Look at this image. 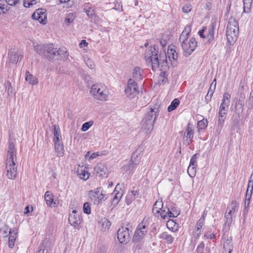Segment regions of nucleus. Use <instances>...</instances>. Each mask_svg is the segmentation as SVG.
Here are the masks:
<instances>
[{
    "mask_svg": "<svg viewBox=\"0 0 253 253\" xmlns=\"http://www.w3.org/2000/svg\"><path fill=\"white\" fill-rule=\"evenodd\" d=\"M5 90L7 92L8 95L12 92V88L11 86V83L9 81H7L5 83Z\"/></svg>",
    "mask_w": 253,
    "mask_h": 253,
    "instance_id": "obj_44",
    "label": "nucleus"
},
{
    "mask_svg": "<svg viewBox=\"0 0 253 253\" xmlns=\"http://www.w3.org/2000/svg\"><path fill=\"white\" fill-rule=\"evenodd\" d=\"M230 101H227V102H221L219 110H225L228 109V106L229 105Z\"/></svg>",
    "mask_w": 253,
    "mask_h": 253,
    "instance_id": "obj_47",
    "label": "nucleus"
},
{
    "mask_svg": "<svg viewBox=\"0 0 253 253\" xmlns=\"http://www.w3.org/2000/svg\"><path fill=\"white\" fill-rule=\"evenodd\" d=\"M118 189H121L120 187V184L119 183L116 185L115 190L113 193V194L114 195L112 202V205L113 206H116L118 204L120 200L121 199L123 196L122 192H120L119 191H118Z\"/></svg>",
    "mask_w": 253,
    "mask_h": 253,
    "instance_id": "obj_16",
    "label": "nucleus"
},
{
    "mask_svg": "<svg viewBox=\"0 0 253 253\" xmlns=\"http://www.w3.org/2000/svg\"><path fill=\"white\" fill-rule=\"evenodd\" d=\"M253 191V174H252L250 177L248 182V188L246 191V196L248 198H251Z\"/></svg>",
    "mask_w": 253,
    "mask_h": 253,
    "instance_id": "obj_24",
    "label": "nucleus"
},
{
    "mask_svg": "<svg viewBox=\"0 0 253 253\" xmlns=\"http://www.w3.org/2000/svg\"><path fill=\"white\" fill-rule=\"evenodd\" d=\"M167 54L170 61L172 60L173 61L177 60L178 58V54L176 52L175 46L172 45L169 46Z\"/></svg>",
    "mask_w": 253,
    "mask_h": 253,
    "instance_id": "obj_19",
    "label": "nucleus"
},
{
    "mask_svg": "<svg viewBox=\"0 0 253 253\" xmlns=\"http://www.w3.org/2000/svg\"><path fill=\"white\" fill-rule=\"evenodd\" d=\"M204 220L203 219V218H200L198 220V222L197 223V231H199V232L197 233V236H199V235L201 234L200 229L202 227V226H203V225L204 224Z\"/></svg>",
    "mask_w": 253,
    "mask_h": 253,
    "instance_id": "obj_42",
    "label": "nucleus"
},
{
    "mask_svg": "<svg viewBox=\"0 0 253 253\" xmlns=\"http://www.w3.org/2000/svg\"><path fill=\"white\" fill-rule=\"evenodd\" d=\"M228 111V109L225 110H219L218 112V117H220L221 118L222 117H226L227 113Z\"/></svg>",
    "mask_w": 253,
    "mask_h": 253,
    "instance_id": "obj_55",
    "label": "nucleus"
},
{
    "mask_svg": "<svg viewBox=\"0 0 253 253\" xmlns=\"http://www.w3.org/2000/svg\"><path fill=\"white\" fill-rule=\"evenodd\" d=\"M55 151L58 157L62 156L64 154V147L62 142L54 143Z\"/></svg>",
    "mask_w": 253,
    "mask_h": 253,
    "instance_id": "obj_26",
    "label": "nucleus"
},
{
    "mask_svg": "<svg viewBox=\"0 0 253 253\" xmlns=\"http://www.w3.org/2000/svg\"><path fill=\"white\" fill-rule=\"evenodd\" d=\"M56 51L57 52H55L56 57L57 56H60L62 55L65 56L66 55L67 49L65 47H63L59 48V49L56 48Z\"/></svg>",
    "mask_w": 253,
    "mask_h": 253,
    "instance_id": "obj_39",
    "label": "nucleus"
},
{
    "mask_svg": "<svg viewBox=\"0 0 253 253\" xmlns=\"http://www.w3.org/2000/svg\"><path fill=\"white\" fill-rule=\"evenodd\" d=\"M167 209H168V208H163L161 210H160V215L162 218L164 219H166L168 215V212Z\"/></svg>",
    "mask_w": 253,
    "mask_h": 253,
    "instance_id": "obj_46",
    "label": "nucleus"
},
{
    "mask_svg": "<svg viewBox=\"0 0 253 253\" xmlns=\"http://www.w3.org/2000/svg\"><path fill=\"white\" fill-rule=\"evenodd\" d=\"M187 172L191 177H194L196 173V167L189 165L187 169Z\"/></svg>",
    "mask_w": 253,
    "mask_h": 253,
    "instance_id": "obj_37",
    "label": "nucleus"
},
{
    "mask_svg": "<svg viewBox=\"0 0 253 253\" xmlns=\"http://www.w3.org/2000/svg\"><path fill=\"white\" fill-rule=\"evenodd\" d=\"M93 122L92 121H89L87 122H86L82 125L81 130L83 131H85L87 130L90 127L93 125Z\"/></svg>",
    "mask_w": 253,
    "mask_h": 253,
    "instance_id": "obj_41",
    "label": "nucleus"
},
{
    "mask_svg": "<svg viewBox=\"0 0 253 253\" xmlns=\"http://www.w3.org/2000/svg\"><path fill=\"white\" fill-rule=\"evenodd\" d=\"M239 34L238 23L233 17L229 19L226 28V38L230 45L233 44L236 41Z\"/></svg>",
    "mask_w": 253,
    "mask_h": 253,
    "instance_id": "obj_3",
    "label": "nucleus"
},
{
    "mask_svg": "<svg viewBox=\"0 0 253 253\" xmlns=\"http://www.w3.org/2000/svg\"><path fill=\"white\" fill-rule=\"evenodd\" d=\"M8 56L10 61L14 63H16L19 61V60H21L22 57V55L12 50L9 52Z\"/></svg>",
    "mask_w": 253,
    "mask_h": 253,
    "instance_id": "obj_21",
    "label": "nucleus"
},
{
    "mask_svg": "<svg viewBox=\"0 0 253 253\" xmlns=\"http://www.w3.org/2000/svg\"><path fill=\"white\" fill-rule=\"evenodd\" d=\"M174 224V222L173 220H169L167 223V226L169 229L170 228L172 229V225Z\"/></svg>",
    "mask_w": 253,
    "mask_h": 253,
    "instance_id": "obj_61",
    "label": "nucleus"
},
{
    "mask_svg": "<svg viewBox=\"0 0 253 253\" xmlns=\"http://www.w3.org/2000/svg\"><path fill=\"white\" fill-rule=\"evenodd\" d=\"M250 199H251V198H248L247 196H246L245 201V209H246L247 208L249 207Z\"/></svg>",
    "mask_w": 253,
    "mask_h": 253,
    "instance_id": "obj_62",
    "label": "nucleus"
},
{
    "mask_svg": "<svg viewBox=\"0 0 253 253\" xmlns=\"http://www.w3.org/2000/svg\"><path fill=\"white\" fill-rule=\"evenodd\" d=\"M167 212H168V215L169 217H176L179 215V213H174L173 212L169 210V209H167Z\"/></svg>",
    "mask_w": 253,
    "mask_h": 253,
    "instance_id": "obj_58",
    "label": "nucleus"
},
{
    "mask_svg": "<svg viewBox=\"0 0 253 253\" xmlns=\"http://www.w3.org/2000/svg\"><path fill=\"white\" fill-rule=\"evenodd\" d=\"M205 248V244L203 242H201L197 246V251L199 253H201L203 252Z\"/></svg>",
    "mask_w": 253,
    "mask_h": 253,
    "instance_id": "obj_53",
    "label": "nucleus"
},
{
    "mask_svg": "<svg viewBox=\"0 0 253 253\" xmlns=\"http://www.w3.org/2000/svg\"><path fill=\"white\" fill-rule=\"evenodd\" d=\"M232 241V239L231 237H227V239L224 241L223 249H227V250H233Z\"/></svg>",
    "mask_w": 253,
    "mask_h": 253,
    "instance_id": "obj_34",
    "label": "nucleus"
},
{
    "mask_svg": "<svg viewBox=\"0 0 253 253\" xmlns=\"http://www.w3.org/2000/svg\"><path fill=\"white\" fill-rule=\"evenodd\" d=\"M100 190L99 188H97L94 190L89 191L88 194L90 201L96 205H99L104 201V195Z\"/></svg>",
    "mask_w": 253,
    "mask_h": 253,
    "instance_id": "obj_9",
    "label": "nucleus"
},
{
    "mask_svg": "<svg viewBox=\"0 0 253 253\" xmlns=\"http://www.w3.org/2000/svg\"><path fill=\"white\" fill-rule=\"evenodd\" d=\"M125 93L126 96L132 99L139 93V89L136 82L132 79H129L127 82V85L125 89Z\"/></svg>",
    "mask_w": 253,
    "mask_h": 253,
    "instance_id": "obj_8",
    "label": "nucleus"
},
{
    "mask_svg": "<svg viewBox=\"0 0 253 253\" xmlns=\"http://www.w3.org/2000/svg\"><path fill=\"white\" fill-rule=\"evenodd\" d=\"M216 86V82L215 79L214 80V81L212 82L210 88L208 91V92L207 93V97H209V99H211L213 93L214 92V90Z\"/></svg>",
    "mask_w": 253,
    "mask_h": 253,
    "instance_id": "obj_36",
    "label": "nucleus"
},
{
    "mask_svg": "<svg viewBox=\"0 0 253 253\" xmlns=\"http://www.w3.org/2000/svg\"><path fill=\"white\" fill-rule=\"evenodd\" d=\"M95 171L101 176H106L107 173V168L103 163H98L94 168Z\"/></svg>",
    "mask_w": 253,
    "mask_h": 253,
    "instance_id": "obj_18",
    "label": "nucleus"
},
{
    "mask_svg": "<svg viewBox=\"0 0 253 253\" xmlns=\"http://www.w3.org/2000/svg\"><path fill=\"white\" fill-rule=\"evenodd\" d=\"M192 9V6L190 4H185L182 8V11L184 13H187L190 12Z\"/></svg>",
    "mask_w": 253,
    "mask_h": 253,
    "instance_id": "obj_49",
    "label": "nucleus"
},
{
    "mask_svg": "<svg viewBox=\"0 0 253 253\" xmlns=\"http://www.w3.org/2000/svg\"><path fill=\"white\" fill-rule=\"evenodd\" d=\"M68 220L71 225L75 227H78L81 223V217L77 214L75 210H73L70 214Z\"/></svg>",
    "mask_w": 253,
    "mask_h": 253,
    "instance_id": "obj_13",
    "label": "nucleus"
},
{
    "mask_svg": "<svg viewBox=\"0 0 253 253\" xmlns=\"http://www.w3.org/2000/svg\"><path fill=\"white\" fill-rule=\"evenodd\" d=\"M25 79L26 81L32 85L37 84L38 83V80L37 78L34 77L32 74H30L29 72H26Z\"/></svg>",
    "mask_w": 253,
    "mask_h": 253,
    "instance_id": "obj_27",
    "label": "nucleus"
},
{
    "mask_svg": "<svg viewBox=\"0 0 253 253\" xmlns=\"http://www.w3.org/2000/svg\"><path fill=\"white\" fill-rule=\"evenodd\" d=\"M84 61L85 64L88 68H89L90 69H93L94 68V65L91 60L86 58H84Z\"/></svg>",
    "mask_w": 253,
    "mask_h": 253,
    "instance_id": "obj_45",
    "label": "nucleus"
},
{
    "mask_svg": "<svg viewBox=\"0 0 253 253\" xmlns=\"http://www.w3.org/2000/svg\"><path fill=\"white\" fill-rule=\"evenodd\" d=\"M231 98V95L228 92H225L223 95L222 101L224 102H227L229 101Z\"/></svg>",
    "mask_w": 253,
    "mask_h": 253,
    "instance_id": "obj_52",
    "label": "nucleus"
},
{
    "mask_svg": "<svg viewBox=\"0 0 253 253\" xmlns=\"http://www.w3.org/2000/svg\"><path fill=\"white\" fill-rule=\"evenodd\" d=\"M138 164V163L135 162L131 159L127 162V164L125 165L123 169L124 170L126 171H129L130 172L133 171L135 169L136 166Z\"/></svg>",
    "mask_w": 253,
    "mask_h": 253,
    "instance_id": "obj_23",
    "label": "nucleus"
},
{
    "mask_svg": "<svg viewBox=\"0 0 253 253\" xmlns=\"http://www.w3.org/2000/svg\"><path fill=\"white\" fill-rule=\"evenodd\" d=\"M90 94L95 99L99 101H105L108 97V91L105 85L96 84L91 86Z\"/></svg>",
    "mask_w": 253,
    "mask_h": 253,
    "instance_id": "obj_4",
    "label": "nucleus"
},
{
    "mask_svg": "<svg viewBox=\"0 0 253 253\" xmlns=\"http://www.w3.org/2000/svg\"><path fill=\"white\" fill-rule=\"evenodd\" d=\"M181 47L183 50L186 53V56L190 55L192 52L195 49L197 46V42L194 38L190 39L189 41L183 42L181 44Z\"/></svg>",
    "mask_w": 253,
    "mask_h": 253,
    "instance_id": "obj_11",
    "label": "nucleus"
},
{
    "mask_svg": "<svg viewBox=\"0 0 253 253\" xmlns=\"http://www.w3.org/2000/svg\"><path fill=\"white\" fill-rule=\"evenodd\" d=\"M85 13L88 17H92L94 15L95 11L92 8L89 7L86 10Z\"/></svg>",
    "mask_w": 253,
    "mask_h": 253,
    "instance_id": "obj_48",
    "label": "nucleus"
},
{
    "mask_svg": "<svg viewBox=\"0 0 253 253\" xmlns=\"http://www.w3.org/2000/svg\"><path fill=\"white\" fill-rule=\"evenodd\" d=\"M9 234L10 236L8 240V247L10 248H12L14 246V243L17 238V230L16 229H13L12 230H10Z\"/></svg>",
    "mask_w": 253,
    "mask_h": 253,
    "instance_id": "obj_20",
    "label": "nucleus"
},
{
    "mask_svg": "<svg viewBox=\"0 0 253 253\" xmlns=\"http://www.w3.org/2000/svg\"><path fill=\"white\" fill-rule=\"evenodd\" d=\"M159 50L156 46H150L147 49L144 53V58L147 66H151L153 70H155L161 65L165 70L168 68L167 55L160 52L158 57Z\"/></svg>",
    "mask_w": 253,
    "mask_h": 253,
    "instance_id": "obj_1",
    "label": "nucleus"
},
{
    "mask_svg": "<svg viewBox=\"0 0 253 253\" xmlns=\"http://www.w3.org/2000/svg\"><path fill=\"white\" fill-rule=\"evenodd\" d=\"M163 208V203L162 201H157L153 206V212L156 214L160 212V210Z\"/></svg>",
    "mask_w": 253,
    "mask_h": 253,
    "instance_id": "obj_29",
    "label": "nucleus"
},
{
    "mask_svg": "<svg viewBox=\"0 0 253 253\" xmlns=\"http://www.w3.org/2000/svg\"><path fill=\"white\" fill-rule=\"evenodd\" d=\"M99 224L101 227V230L103 232L107 231L111 226L110 221L105 217L101 219L99 222Z\"/></svg>",
    "mask_w": 253,
    "mask_h": 253,
    "instance_id": "obj_22",
    "label": "nucleus"
},
{
    "mask_svg": "<svg viewBox=\"0 0 253 253\" xmlns=\"http://www.w3.org/2000/svg\"><path fill=\"white\" fill-rule=\"evenodd\" d=\"M143 71L139 67H135L132 73V77L136 80H140Z\"/></svg>",
    "mask_w": 253,
    "mask_h": 253,
    "instance_id": "obj_32",
    "label": "nucleus"
},
{
    "mask_svg": "<svg viewBox=\"0 0 253 253\" xmlns=\"http://www.w3.org/2000/svg\"><path fill=\"white\" fill-rule=\"evenodd\" d=\"M208 121L206 119H203L198 122V126L200 129H203L207 127Z\"/></svg>",
    "mask_w": 253,
    "mask_h": 253,
    "instance_id": "obj_40",
    "label": "nucleus"
},
{
    "mask_svg": "<svg viewBox=\"0 0 253 253\" xmlns=\"http://www.w3.org/2000/svg\"><path fill=\"white\" fill-rule=\"evenodd\" d=\"M158 108H151L150 112L145 117L143 120L142 128L145 133H148L152 130L153 124L156 119L157 113Z\"/></svg>",
    "mask_w": 253,
    "mask_h": 253,
    "instance_id": "obj_5",
    "label": "nucleus"
},
{
    "mask_svg": "<svg viewBox=\"0 0 253 253\" xmlns=\"http://www.w3.org/2000/svg\"><path fill=\"white\" fill-rule=\"evenodd\" d=\"M45 46L46 45L37 44L34 46V49L38 54L43 56L46 55V52L44 49Z\"/></svg>",
    "mask_w": 253,
    "mask_h": 253,
    "instance_id": "obj_30",
    "label": "nucleus"
},
{
    "mask_svg": "<svg viewBox=\"0 0 253 253\" xmlns=\"http://www.w3.org/2000/svg\"><path fill=\"white\" fill-rule=\"evenodd\" d=\"M7 10V6L5 4L0 3V14L5 13Z\"/></svg>",
    "mask_w": 253,
    "mask_h": 253,
    "instance_id": "obj_56",
    "label": "nucleus"
},
{
    "mask_svg": "<svg viewBox=\"0 0 253 253\" xmlns=\"http://www.w3.org/2000/svg\"><path fill=\"white\" fill-rule=\"evenodd\" d=\"M160 238L165 240L168 244H171L173 242L174 237L167 232H163L160 236Z\"/></svg>",
    "mask_w": 253,
    "mask_h": 253,
    "instance_id": "obj_28",
    "label": "nucleus"
},
{
    "mask_svg": "<svg viewBox=\"0 0 253 253\" xmlns=\"http://www.w3.org/2000/svg\"><path fill=\"white\" fill-rule=\"evenodd\" d=\"M148 226L146 223L142 221L136 228L133 237V241L134 243H139L142 241L148 232Z\"/></svg>",
    "mask_w": 253,
    "mask_h": 253,
    "instance_id": "obj_7",
    "label": "nucleus"
},
{
    "mask_svg": "<svg viewBox=\"0 0 253 253\" xmlns=\"http://www.w3.org/2000/svg\"><path fill=\"white\" fill-rule=\"evenodd\" d=\"M99 156V154L98 152L93 153L89 157V160H92Z\"/></svg>",
    "mask_w": 253,
    "mask_h": 253,
    "instance_id": "obj_64",
    "label": "nucleus"
},
{
    "mask_svg": "<svg viewBox=\"0 0 253 253\" xmlns=\"http://www.w3.org/2000/svg\"><path fill=\"white\" fill-rule=\"evenodd\" d=\"M197 154H194V155H193V156L192 157L191 160H190V166H196V164H197Z\"/></svg>",
    "mask_w": 253,
    "mask_h": 253,
    "instance_id": "obj_50",
    "label": "nucleus"
},
{
    "mask_svg": "<svg viewBox=\"0 0 253 253\" xmlns=\"http://www.w3.org/2000/svg\"><path fill=\"white\" fill-rule=\"evenodd\" d=\"M44 49L45 50L46 55H44V56L49 58H53L56 57L55 52H57L56 48H54L53 44L46 45Z\"/></svg>",
    "mask_w": 253,
    "mask_h": 253,
    "instance_id": "obj_15",
    "label": "nucleus"
},
{
    "mask_svg": "<svg viewBox=\"0 0 253 253\" xmlns=\"http://www.w3.org/2000/svg\"><path fill=\"white\" fill-rule=\"evenodd\" d=\"M53 195L49 191H47L44 194V199L48 206H51L53 201Z\"/></svg>",
    "mask_w": 253,
    "mask_h": 253,
    "instance_id": "obj_31",
    "label": "nucleus"
},
{
    "mask_svg": "<svg viewBox=\"0 0 253 253\" xmlns=\"http://www.w3.org/2000/svg\"><path fill=\"white\" fill-rule=\"evenodd\" d=\"M225 119L226 118L224 117L221 118L220 117H218L217 126L219 127V128H222Z\"/></svg>",
    "mask_w": 253,
    "mask_h": 253,
    "instance_id": "obj_54",
    "label": "nucleus"
},
{
    "mask_svg": "<svg viewBox=\"0 0 253 253\" xmlns=\"http://www.w3.org/2000/svg\"><path fill=\"white\" fill-rule=\"evenodd\" d=\"M166 76H167L166 72L165 71H162L160 75V78L162 82H164L165 81V80L166 79Z\"/></svg>",
    "mask_w": 253,
    "mask_h": 253,
    "instance_id": "obj_60",
    "label": "nucleus"
},
{
    "mask_svg": "<svg viewBox=\"0 0 253 253\" xmlns=\"http://www.w3.org/2000/svg\"><path fill=\"white\" fill-rule=\"evenodd\" d=\"M179 100L177 98L174 99L168 108V112H170L175 110L179 104Z\"/></svg>",
    "mask_w": 253,
    "mask_h": 253,
    "instance_id": "obj_35",
    "label": "nucleus"
},
{
    "mask_svg": "<svg viewBox=\"0 0 253 253\" xmlns=\"http://www.w3.org/2000/svg\"><path fill=\"white\" fill-rule=\"evenodd\" d=\"M17 151L13 142L8 143L7 153L5 159L6 175L9 179L14 180L17 174Z\"/></svg>",
    "mask_w": 253,
    "mask_h": 253,
    "instance_id": "obj_2",
    "label": "nucleus"
},
{
    "mask_svg": "<svg viewBox=\"0 0 253 253\" xmlns=\"http://www.w3.org/2000/svg\"><path fill=\"white\" fill-rule=\"evenodd\" d=\"M88 45V43L85 41V40H82L80 43V47L82 48L83 47H86Z\"/></svg>",
    "mask_w": 253,
    "mask_h": 253,
    "instance_id": "obj_63",
    "label": "nucleus"
},
{
    "mask_svg": "<svg viewBox=\"0 0 253 253\" xmlns=\"http://www.w3.org/2000/svg\"><path fill=\"white\" fill-rule=\"evenodd\" d=\"M191 28L190 26L187 25L185 26L179 38V41L181 42V44L187 42V39L190 33L191 32Z\"/></svg>",
    "mask_w": 253,
    "mask_h": 253,
    "instance_id": "obj_17",
    "label": "nucleus"
},
{
    "mask_svg": "<svg viewBox=\"0 0 253 253\" xmlns=\"http://www.w3.org/2000/svg\"><path fill=\"white\" fill-rule=\"evenodd\" d=\"M214 28L213 25H211L209 27L208 36H214Z\"/></svg>",
    "mask_w": 253,
    "mask_h": 253,
    "instance_id": "obj_57",
    "label": "nucleus"
},
{
    "mask_svg": "<svg viewBox=\"0 0 253 253\" xmlns=\"http://www.w3.org/2000/svg\"><path fill=\"white\" fill-rule=\"evenodd\" d=\"M239 206V204L237 201H233L228 206L224 215L226 219L225 224L229 225L233 222L238 211Z\"/></svg>",
    "mask_w": 253,
    "mask_h": 253,
    "instance_id": "obj_6",
    "label": "nucleus"
},
{
    "mask_svg": "<svg viewBox=\"0 0 253 253\" xmlns=\"http://www.w3.org/2000/svg\"><path fill=\"white\" fill-rule=\"evenodd\" d=\"M130 232L127 227L122 226L119 229L117 238L120 243L126 244L128 243L130 239Z\"/></svg>",
    "mask_w": 253,
    "mask_h": 253,
    "instance_id": "obj_10",
    "label": "nucleus"
},
{
    "mask_svg": "<svg viewBox=\"0 0 253 253\" xmlns=\"http://www.w3.org/2000/svg\"><path fill=\"white\" fill-rule=\"evenodd\" d=\"M6 3L11 6L15 5L19 1V0H5Z\"/></svg>",
    "mask_w": 253,
    "mask_h": 253,
    "instance_id": "obj_59",
    "label": "nucleus"
},
{
    "mask_svg": "<svg viewBox=\"0 0 253 253\" xmlns=\"http://www.w3.org/2000/svg\"><path fill=\"white\" fill-rule=\"evenodd\" d=\"M75 19V16L72 13H70L68 14L67 17L65 20V23L67 25H69L72 23Z\"/></svg>",
    "mask_w": 253,
    "mask_h": 253,
    "instance_id": "obj_38",
    "label": "nucleus"
},
{
    "mask_svg": "<svg viewBox=\"0 0 253 253\" xmlns=\"http://www.w3.org/2000/svg\"><path fill=\"white\" fill-rule=\"evenodd\" d=\"M83 211L84 213H86L87 214H89L91 211L90 209V204L88 202L85 203L83 207Z\"/></svg>",
    "mask_w": 253,
    "mask_h": 253,
    "instance_id": "obj_43",
    "label": "nucleus"
},
{
    "mask_svg": "<svg viewBox=\"0 0 253 253\" xmlns=\"http://www.w3.org/2000/svg\"><path fill=\"white\" fill-rule=\"evenodd\" d=\"M193 137L194 129H193L190 123H188L186 126L185 132L183 136L184 139L186 138V141L188 145H189L191 143Z\"/></svg>",
    "mask_w": 253,
    "mask_h": 253,
    "instance_id": "obj_14",
    "label": "nucleus"
},
{
    "mask_svg": "<svg viewBox=\"0 0 253 253\" xmlns=\"http://www.w3.org/2000/svg\"><path fill=\"white\" fill-rule=\"evenodd\" d=\"M46 10L44 9H37L32 14L33 19L38 21L41 24H44L46 22Z\"/></svg>",
    "mask_w": 253,
    "mask_h": 253,
    "instance_id": "obj_12",
    "label": "nucleus"
},
{
    "mask_svg": "<svg viewBox=\"0 0 253 253\" xmlns=\"http://www.w3.org/2000/svg\"><path fill=\"white\" fill-rule=\"evenodd\" d=\"M54 138L53 141L55 143L61 142L60 140L61 139V135L60 129L59 126L54 125Z\"/></svg>",
    "mask_w": 253,
    "mask_h": 253,
    "instance_id": "obj_25",
    "label": "nucleus"
},
{
    "mask_svg": "<svg viewBox=\"0 0 253 253\" xmlns=\"http://www.w3.org/2000/svg\"><path fill=\"white\" fill-rule=\"evenodd\" d=\"M77 172L79 177L84 180H87L90 175L89 172L82 169L81 170L78 169Z\"/></svg>",
    "mask_w": 253,
    "mask_h": 253,
    "instance_id": "obj_33",
    "label": "nucleus"
},
{
    "mask_svg": "<svg viewBox=\"0 0 253 253\" xmlns=\"http://www.w3.org/2000/svg\"><path fill=\"white\" fill-rule=\"evenodd\" d=\"M240 116L239 113L236 112L232 116L233 122L235 124H237L240 121Z\"/></svg>",
    "mask_w": 253,
    "mask_h": 253,
    "instance_id": "obj_51",
    "label": "nucleus"
}]
</instances>
